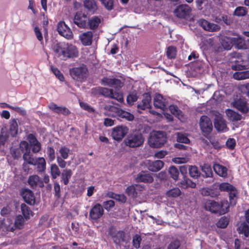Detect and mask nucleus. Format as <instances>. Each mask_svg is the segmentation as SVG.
Instances as JSON below:
<instances>
[{"label":"nucleus","mask_w":249,"mask_h":249,"mask_svg":"<svg viewBox=\"0 0 249 249\" xmlns=\"http://www.w3.org/2000/svg\"><path fill=\"white\" fill-rule=\"evenodd\" d=\"M53 50L57 56L64 60H66L68 58H75L78 56L77 47L71 44L57 43L54 46Z\"/></svg>","instance_id":"1"},{"label":"nucleus","mask_w":249,"mask_h":249,"mask_svg":"<svg viewBox=\"0 0 249 249\" xmlns=\"http://www.w3.org/2000/svg\"><path fill=\"white\" fill-rule=\"evenodd\" d=\"M205 208L212 213L223 215L229 211V206L227 201L216 202L208 200L205 204Z\"/></svg>","instance_id":"2"},{"label":"nucleus","mask_w":249,"mask_h":249,"mask_svg":"<svg viewBox=\"0 0 249 249\" xmlns=\"http://www.w3.org/2000/svg\"><path fill=\"white\" fill-rule=\"evenodd\" d=\"M144 140L143 134L139 131L135 130L127 136L124 143L130 148H137L143 145Z\"/></svg>","instance_id":"3"},{"label":"nucleus","mask_w":249,"mask_h":249,"mask_svg":"<svg viewBox=\"0 0 249 249\" xmlns=\"http://www.w3.org/2000/svg\"><path fill=\"white\" fill-rule=\"evenodd\" d=\"M108 233L111 236L113 242L116 246L121 247L122 243L127 244L129 241V237L127 238L125 233L123 231H118L113 226L109 227Z\"/></svg>","instance_id":"4"},{"label":"nucleus","mask_w":249,"mask_h":249,"mask_svg":"<svg viewBox=\"0 0 249 249\" xmlns=\"http://www.w3.org/2000/svg\"><path fill=\"white\" fill-rule=\"evenodd\" d=\"M167 141L166 134L161 131H154L148 139V143L150 147L160 148Z\"/></svg>","instance_id":"5"},{"label":"nucleus","mask_w":249,"mask_h":249,"mask_svg":"<svg viewBox=\"0 0 249 249\" xmlns=\"http://www.w3.org/2000/svg\"><path fill=\"white\" fill-rule=\"evenodd\" d=\"M70 74L74 80L83 82L88 75V69L86 65L82 64L77 67H73L69 70Z\"/></svg>","instance_id":"6"},{"label":"nucleus","mask_w":249,"mask_h":249,"mask_svg":"<svg viewBox=\"0 0 249 249\" xmlns=\"http://www.w3.org/2000/svg\"><path fill=\"white\" fill-rule=\"evenodd\" d=\"M199 125L203 136L208 138L213 129V125L210 119L206 115L202 116L199 120Z\"/></svg>","instance_id":"7"},{"label":"nucleus","mask_w":249,"mask_h":249,"mask_svg":"<svg viewBox=\"0 0 249 249\" xmlns=\"http://www.w3.org/2000/svg\"><path fill=\"white\" fill-rule=\"evenodd\" d=\"M192 9L187 4H180L175 9L174 13L178 18L186 19L190 16Z\"/></svg>","instance_id":"8"},{"label":"nucleus","mask_w":249,"mask_h":249,"mask_svg":"<svg viewBox=\"0 0 249 249\" xmlns=\"http://www.w3.org/2000/svg\"><path fill=\"white\" fill-rule=\"evenodd\" d=\"M36 157H34L33 154L30 152L29 153H25L22 155V159L23 162L22 165V168L24 173L28 174L30 173L32 168L30 167V165L35 164Z\"/></svg>","instance_id":"9"},{"label":"nucleus","mask_w":249,"mask_h":249,"mask_svg":"<svg viewBox=\"0 0 249 249\" xmlns=\"http://www.w3.org/2000/svg\"><path fill=\"white\" fill-rule=\"evenodd\" d=\"M128 131V129L126 126L118 125L112 129L111 136L114 140L120 142L125 136Z\"/></svg>","instance_id":"10"},{"label":"nucleus","mask_w":249,"mask_h":249,"mask_svg":"<svg viewBox=\"0 0 249 249\" xmlns=\"http://www.w3.org/2000/svg\"><path fill=\"white\" fill-rule=\"evenodd\" d=\"M73 23L81 29H87V15L82 11H77L74 15Z\"/></svg>","instance_id":"11"},{"label":"nucleus","mask_w":249,"mask_h":249,"mask_svg":"<svg viewBox=\"0 0 249 249\" xmlns=\"http://www.w3.org/2000/svg\"><path fill=\"white\" fill-rule=\"evenodd\" d=\"M57 30L60 35L68 39H71L73 38L72 31L63 21H60L58 23Z\"/></svg>","instance_id":"12"},{"label":"nucleus","mask_w":249,"mask_h":249,"mask_svg":"<svg viewBox=\"0 0 249 249\" xmlns=\"http://www.w3.org/2000/svg\"><path fill=\"white\" fill-rule=\"evenodd\" d=\"M104 213L103 206L99 203H96L91 207L89 213V217L91 220L96 221L100 219Z\"/></svg>","instance_id":"13"},{"label":"nucleus","mask_w":249,"mask_h":249,"mask_svg":"<svg viewBox=\"0 0 249 249\" xmlns=\"http://www.w3.org/2000/svg\"><path fill=\"white\" fill-rule=\"evenodd\" d=\"M109 110L115 113L116 116L119 118L125 119L126 121H132L134 119V116L132 114L114 106H110Z\"/></svg>","instance_id":"14"},{"label":"nucleus","mask_w":249,"mask_h":249,"mask_svg":"<svg viewBox=\"0 0 249 249\" xmlns=\"http://www.w3.org/2000/svg\"><path fill=\"white\" fill-rule=\"evenodd\" d=\"M20 195L24 201L28 204L34 205L36 203L35 196L32 191L28 188H22L20 191Z\"/></svg>","instance_id":"15"},{"label":"nucleus","mask_w":249,"mask_h":249,"mask_svg":"<svg viewBox=\"0 0 249 249\" xmlns=\"http://www.w3.org/2000/svg\"><path fill=\"white\" fill-rule=\"evenodd\" d=\"M233 106L243 114H247L249 111V104L245 98H239L234 100Z\"/></svg>","instance_id":"16"},{"label":"nucleus","mask_w":249,"mask_h":249,"mask_svg":"<svg viewBox=\"0 0 249 249\" xmlns=\"http://www.w3.org/2000/svg\"><path fill=\"white\" fill-rule=\"evenodd\" d=\"M102 84L107 85L115 89L121 88L124 86V83L121 80L117 78H110L104 77L101 80Z\"/></svg>","instance_id":"17"},{"label":"nucleus","mask_w":249,"mask_h":249,"mask_svg":"<svg viewBox=\"0 0 249 249\" xmlns=\"http://www.w3.org/2000/svg\"><path fill=\"white\" fill-rule=\"evenodd\" d=\"M154 106L156 108L164 110L167 108V101L161 94L156 93L153 100Z\"/></svg>","instance_id":"18"},{"label":"nucleus","mask_w":249,"mask_h":249,"mask_svg":"<svg viewBox=\"0 0 249 249\" xmlns=\"http://www.w3.org/2000/svg\"><path fill=\"white\" fill-rule=\"evenodd\" d=\"M151 96L149 92L144 93L142 95V102L137 105L138 109L145 110L147 108H151Z\"/></svg>","instance_id":"19"},{"label":"nucleus","mask_w":249,"mask_h":249,"mask_svg":"<svg viewBox=\"0 0 249 249\" xmlns=\"http://www.w3.org/2000/svg\"><path fill=\"white\" fill-rule=\"evenodd\" d=\"M83 6L86 11L91 15L96 13L98 7L95 0H84Z\"/></svg>","instance_id":"20"},{"label":"nucleus","mask_w":249,"mask_h":249,"mask_svg":"<svg viewBox=\"0 0 249 249\" xmlns=\"http://www.w3.org/2000/svg\"><path fill=\"white\" fill-rule=\"evenodd\" d=\"M28 183L32 189L38 187L42 188L44 187L42 179L37 175H32L29 177Z\"/></svg>","instance_id":"21"},{"label":"nucleus","mask_w":249,"mask_h":249,"mask_svg":"<svg viewBox=\"0 0 249 249\" xmlns=\"http://www.w3.org/2000/svg\"><path fill=\"white\" fill-rule=\"evenodd\" d=\"M103 18L101 16H94L89 18L87 21V28L95 31L100 26Z\"/></svg>","instance_id":"22"},{"label":"nucleus","mask_w":249,"mask_h":249,"mask_svg":"<svg viewBox=\"0 0 249 249\" xmlns=\"http://www.w3.org/2000/svg\"><path fill=\"white\" fill-rule=\"evenodd\" d=\"M93 34L91 31H88L82 33L79 38L81 43L84 46H90L92 44Z\"/></svg>","instance_id":"23"},{"label":"nucleus","mask_w":249,"mask_h":249,"mask_svg":"<svg viewBox=\"0 0 249 249\" xmlns=\"http://www.w3.org/2000/svg\"><path fill=\"white\" fill-rule=\"evenodd\" d=\"M113 89L98 87L92 89V92L97 95L104 96L105 97L110 98L112 95Z\"/></svg>","instance_id":"24"},{"label":"nucleus","mask_w":249,"mask_h":249,"mask_svg":"<svg viewBox=\"0 0 249 249\" xmlns=\"http://www.w3.org/2000/svg\"><path fill=\"white\" fill-rule=\"evenodd\" d=\"M141 191L140 185L134 184L128 186L125 190V193L130 197L136 198L138 193Z\"/></svg>","instance_id":"25"},{"label":"nucleus","mask_w":249,"mask_h":249,"mask_svg":"<svg viewBox=\"0 0 249 249\" xmlns=\"http://www.w3.org/2000/svg\"><path fill=\"white\" fill-rule=\"evenodd\" d=\"M136 180L138 182L151 183L154 179L150 174L145 171H142L137 175Z\"/></svg>","instance_id":"26"},{"label":"nucleus","mask_w":249,"mask_h":249,"mask_svg":"<svg viewBox=\"0 0 249 249\" xmlns=\"http://www.w3.org/2000/svg\"><path fill=\"white\" fill-rule=\"evenodd\" d=\"M72 175V171L70 169H65L62 170L60 174V181L63 183L65 185H67L69 183L70 178H71Z\"/></svg>","instance_id":"27"},{"label":"nucleus","mask_w":249,"mask_h":249,"mask_svg":"<svg viewBox=\"0 0 249 249\" xmlns=\"http://www.w3.org/2000/svg\"><path fill=\"white\" fill-rule=\"evenodd\" d=\"M231 42L233 45L238 49H246L248 45L245 40L241 37H233L231 39Z\"/></svg>","instance_id":"28"},{"label":"nucleus","mask_w":249,"mask_h":249,"mask_svg":"<svg viewBox=\"0 0 249 249\" xmlns=\"http://www.w3.org/2000/svg\"><path fill=\"white\" fill-rule=\"evenodd\" d=\"M201 171L203 173L202 177L203 178H211V182H213V172L211 166L209 164L205 163L203 165L201 166Z\"/></svg>","instance_id":"29"},{"label":"nucleus","mask_w":249,"mask_h":249,"mask_svg":"<svg viewBox=\"0 0 249 249\" xmlns=\"http://www.w3.org/2000/svg\"><path fill=\"white\" fill-rule=\"evenodd\" d=\"M35 164L33 166H36L37 171L38 172H44L46 168V162L43 157H38L36 158Z\"/></svg>","instance_id":"30"},{"label":"nucleus","mask_w":249,"mask_h":249,"mask_svg":"<svg viewBox=\"0 0 249 249\" xmlns=\"http://www.w3.org/2000/svg\"><path fill=\"white\" fill-rule=\"evenodd\" d=\"M178 185L182 189L195 188L196 187V183L186 177H184L183 179L179 183Z\"/></svg>","instance_id":"31"},{"label":"nucleus","mask_w":249,"mask_h":249,"mask_svg":"<svg viewBox=\"0 0 249 249\" xmlns=\"http://www.w3.org/2000/svg\"><path fill=\"white\" fill-rule=\"evenodd\" d=\"M213 168L215 173L220 177L225 178L227 176V168L226 167L215 163L213 165Z\"/></svg>","instance_id":"32"},{"label":"nucleus","mask_w":249,"mask_h":249,"mask_svg":"<svg viewBox=\"0 0 249 249\" xmlns=\"http://www.w3.org/2000/svg\"><path fill=\"white\" fill-rule=\"evenodd\" d=\"M226 113L229 120L232 122L238 121L241 120L242 116L239 113L231 109H227Z\"/></svg>","instance_id":"33"},{"label":"nucleus","mask_w":249,"mask_h":249,"mask_svg":"<svg viewBox=\"0 0 249 249\" xmlns=\"http://www.w3.org/2000/svg\"><path fill=\"white\" fill-rule=\"evenodd\" d=\"M169 109L171 113L177 117L179 120L184 119V115L182 111L180 110L177 106L171 105L169 106Z\"/></svg>","instance_id":"34"},{"label":"nucleus","mask_w":249,"mask_h":249,"mask_svg":"<svg viewBox=\"0 0 249 249\" xmlns=\"http://www.w3.org/2000/svg\"><path fill=\"white\" fill-rule=\"evenodd\" d=\"M18 126L15 119H12L9 121V133L12 137H16L18 133Z\"/></svg>","instance_id":"35"},{"label":"nucleus","mask_w":249,"mask_h":249,"mask_svg":"<svg viewBox=\"0 0 249 249\" xmlns=\"http://www.w3.org/2000/svg\"><path fill=\"white\" fill-rule=\"evenodd\" d=\"M214 126L218 131H221L226 127V124L222 118L218 117L214 119Z\"/></svg>","instance_id":"36"},{"label":"nucleus","mask_w":249,"mask_h":249,"mask_svg":"<svg viewBox=\"0 0 249 249\" xmlns=\"http://www.w3.org/2000/svg\"><path fill=\"white\" fill-rule=\"evenodd\" d=\"M164 162L160 160H157L150 163L148 169L152 172H158L163 166Z\"/></svg>","instance_id":"37"},{"label":"nucleus","mask_w":249,"mask_h":249,"mask_svg":"<svg viewBox=\"0 0 249 249\" xmlns=\"http://www.w3.org/2000/svg\"><path fill=\"white\" fill-rule=\"evenodd\" d=\"M20 207L22 214L24 218L26 220L29 219L30 217V215L33 214V212L30 208L25 203L21 204Z\"/></svg>","instance_id":"38"},{"label":"nucleus","mask_w":249,"mask_h":249,"mask_svg":"<svg viewBox=\"0 0 249 249\" xmlns=\"http://www.w3.org/2000/svg\"><path fill=\"white\" fill-rule=\"evenodd\" d=\"M61 173L58 166L56 164L53 163L51 165L50 174L52 179H56L60 175Z\"/></svg>","instance_id":"39"},{"label":"nucleus","mask_w":249,"mask_h":249,"mask_svg":"<svg viewBox=\"0 0 249 249\" xmlns=\"http://www.w3.org/2000/svg\"><path fill=\"white\" fill-rule=\"evenodd\" d=\"M188 170L190 177L194 179H197L201 175L200 172L196 166H189Z\"/></svg>","instance_id":"40"},{"label":"nucleus","mask_w":249,"mask_h":249,"mask_svg":"<svg viewBox=\"0 0 249 249\" xmlns=\"http://www.w3.org/2000/svg\"><path fill=\"white\" fill-rule=\"evenodd\" d=\"M233 78L238 80L249 78V71L235 72L233 75Z\"/></svg>","instance_id":"41"},{"label":"nucleus","mask_w":249,"mask_h":249,"mask_svg":"<svg viewBox=\"0 0 249 249\" xmlns=\"http://www.w3.org/2000/svg\"><path fill=\"white\" fill-rule=\"evenodd\" d=\"M228 193L229 196L230 204L231 205H235L236 203V195L237 193V190L233 186V188H232V189H231V190H230Z\"/></svg>","instance_id":"42"},{"label":"nucleus","mask_w":249,"mask_h":249,"mask_svg":"<svg viewBox=\"0 0 249 249\" xmlns=\"http://www.w3.org/2000/svg\"><path fill=\"white\" fill-rule=\"evenodd\" d=\"M19 148L23 155L31 152L30 145L25 141H22L20 142Z\"/></svg>","instance_id":"43"},{"label":"nucleus","mask_w":249,"mask_h":249,"mask_svg":"<svg viewBox=\"0 0 249 249\" xmlns=\"http://www.w3.org/2000/svg\"><path fill=\"white\" fill-rule=\"evenodd\" d=\"M138 96L136 91H133L129 93L126 98V102L129 106H132L134 103L137 101Z\"/></svg>","instance_id":"44"},{"label":"nucleus","mask_w":249,"mask_h":249,"mask_svg":"<svg viewBox=\"0 0 249 249\" xmlns=\"http://www.w3.org/2000/svg\"><path fill=\"white\" fill-rule=\"evenodd\" d=\"M181 194V191L178 188H173L167 191L166 195L168 197H177Z\"/></svg>","instance_id":"45"},{"label":"nucleus","mask_w":249,"mask_h":249,"mask_svg":"<svg viewBox=\"0 0 249 249\" xmlns=\"http://www.w3.org/2000/svg\"><path fill=\"white\" fill-rule=\"evenodd\" d=\"M247 13L248 11L246 7L238 6L235 8L233 15L237 17H243L246 16Z\"/></svg>","instance_id":"46"},{"label":"nucleus","mask_w":249,"mask_h":249,"mask_svg":"<svg viewBox=\"0 0 249 249\" xmlns=\"http://www.w3.org/2000/svg\"><path fill=\"white\" fill-rule=\"evenodd\" d=\"M169 173L170 177L174 179L175 180L178 179L179 175L178 169L174 166H172L169 168Z\"/></svg>","instance_id":"47"},{"label":"nucleus","mask_w":249,"mask_h":249,"mask_svg":"<svg viewBox=\"0 0 249 249\" xmlns=\"http://www.w3.org/2000/svg\"><path fill=\"white\" fill-rule=\"evenodd\" d=\"M177 54L176 48L173 46H170L167 48L166 55L168 58L173 59L176 57Z\"/></svg>","instance_id":"48"},{"label":"nucleus","mask_w":249,"mask_h":249,"mask_svg":"<svg viewBox=\"0 0 249 249\" xmlns=\"http://www.w3.org/2000/svg\"><path fill=\"white\" fill-rule=\"evenodd\" d=\"M100 1L108 11H111L114 8L113 0H100Z\"/></svg>","instance_id":"49"},{"label":"nucleus","mask_w":249,"mask_h":249,"mask_svg":"<svg viewBox=\"0 0 249 249\" xmlns=\"http://www.w3.org/2000/svg\"><path fill=\"white\" fill-rule=\"evenodd\" d=\"M177 141L179 143H189L190 140L185 134L177 133Z\"/></svg>","instance_id":"50"},{"label":"nucleus","mask_w":249,"mask_h":249,"mask_svg":"<svg viewBox=\"0 0 249 249\" xmlns=\"http://www.w3.org/2000/svg\"><path fill=\"white\" fill-rule=\"evenodd\" d=\"M51 69L53 73L55 75L56 77L58 78L60 81L62 82L65 80V78L63 74L58 69V68L52 66Z\"/></svg>","instance_id":"51"},{"label":"nucleus","mask_w":249,"mask_h":249,"mask_svg":"<svg viewBox=\"0 0 249 249\" xmlns=\"http://www.w3.org/2000/svg\"><path fill=\"white\" fill-rule=\"evenodd\" d=\"M229 222V219L225 216H223L217 222L216 226L220 228H225L228 225Z\"/></svg>","instance_id":"52"},{"label":"nucleus","mask_w":249,"mask_h":249,"mask_svg":"<svg viewBox=\"0 0 249 249\" xmlns=\"http://www.w3.org/2000/svg\"><path fill=\"white\" fill-rule=\"evenodd\" d=\"M47 154L49 161H53L55 158V150L53 147L48 146L47 148Z\"/></svg>","instance_id":"53"},{"label":"nucleus","mask_w":249,"mask_h":249,"mask_svg":"<svg viewBox=\"0 0 249 249\" xmlns=\"http://www.w3.org/2000/svg\"><path fill=\"white\" fill-rule=\"evenodd\" d=\"M70 151V149L65 146H62L59 150V152L61 155V158H63V159H68Z\"/></svg>","instance_id":"54"},{"label":"nucleus","mask_w":249,"mask_h":249,"mask_svg":"<svg viewBox=\"0 0 249 249\" xmlns=\"http://www.w3.org/2000/svg\"><path fill=\"white\" fill-rule=\"evenodd\" d=\"M110 98L115 99L120 103H122L124 100L122 92L116 91H114L113 90L112 95H111Z\"/></svg>","instance_id":"55"},{"label":"nucleus","mask_w":249,"mask_h":249,"mask_svg":"<svg viewBox=\"0 0 249 249\" xmlns=\"http://www.w3.org/2000/svg\"><path fill=\"white\" fill-rule=\"evenodd\" d=\"M232 188H233V186L229 183L223 182L219 185V189L221 191L229 192Z\"/></svg>","instance_id":"56"},{"label":"nucleus","mask_w":249,"mask_h":249,"mask_svg":"<svg viewBox=\"0 0 249 249\" xmlns=\"http://www.w3.org/2000/svg\"><path fill=\"white\" fill-rule=\"evenodd\" d=\"M141 241V236L139 234L135 235L133 237L132 241L133 247L137 249L140 248Z\"/></svg>","instance_id":"57"},{"label":"nucleus","mask_w":249,"mask_h":249,"mask_svg":"<svg viewBox=\"0 0 249 249\" xmlns=\"http://www.w3.org/2000/svg\"><path fill=\"white\" fill-rule=\"evenodd\" d=\"M220 27L217 24L209 22V25L207 26L206 30L209 32H216L220 30Z\"/></svg>","instance_id":"58"},{"label":"nucleus","mask_w":249,"mask_h":249,"mask_svg":"<svg viewBox=\"0 0 249 249\" xmlns=\"http://www.w3.org/2000/svg\"><path fill=\"white\" fill-rule=\"evenodd\" d=\"M49 107L53 112L61 114L62 107H59L55 103L52 102L49 104Z\"/></svg>","instance_id":"59"},{"label":"nucleus","mask_w":249,"mask_h":249,"mask_svg":"<svg viewBox=\"0 0 249 249\" xmlns=\"http://www.w3.org/2000/svg\"><path fill=\"white\" fill-rule=\"evenodd\" d=\"M24 222V220L23 216L21 215H18L17 216L15 221V225L17 228L20 229L23 226Z\"/></svg>","instance_id":"60"},{"label":"nucleus","mask_w":249,"mask_h":249,"mask_svg":"<svg viewBox=\"0 0 249 249\" xmlns=\"http://www.w3.org/2000/svg\"><path fill=\"white\" fill-rule=\"evenodd\" d=\"M103 207L107 211H109L111 208L114 207L115 202L112 200L104 201L103 203Z\"/></svg>","instance_id":"61"},{"label":"nucleus","mask_w":249,"mask_h":249,"mask_svg":"<svg viewBox=\"0 0 249 249\" xmlns=\"http://www.w3.org/2000/svg\"><path fill=\"white\" fill-rule=\"evenodd\" d=\"M31 150L33 153L36 154L38 153L41 149V144L39 142L31 145Z\"/></svg>","instance_id":"62"},{"label":"nucleus","mask_w":249,"mask_h":249,"mask_svg":"<svg viewBox=\"0 0 249 249\" xmlns=\"http://www.w3.org/2000/svg\"><path fill=\"white\" fill-rule=\"evenodd\" d=\"M53 188L54 191V196L57 198L61 197L60 194V186L58 182L55 181L53 184Z\"/></svg>","instance_id":"63"},{"label":"nucleus","mask_w":249,"mask_h":249,"mask_svg":"<svg viewBox=\"0 0 249 249\" xmlns=\"http://www.w3.org/2000/svg\"><path fill=\"white\" fill-rule=\"evenodd\" d=\"M80 106L83 109L88 111L89 112L94 113L95 112V109L86 103L80 102Z\"/></svg>","instance_id":"64"}]
</instances>
